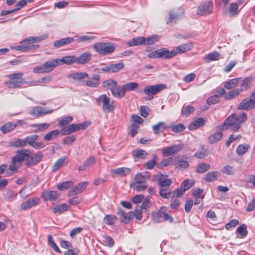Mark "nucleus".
<instances>
[{"instance_id":"nucleus-1","label":"nucleus","mask_w":255,"mask_h":255,"mask_svg":"<svg viewBox=\"0 0 255 255\" xmlns=\"http://www.w3.org/2000/svg\"><path fill=\"white\" fill-rule=\"evenodd\" d=\"M245 113H234L227 118L224 123L218 126V130H227L232 131H238L241 127V124L247 120Z\"/></svg>"},{"instance_id":"nucleus-2","label":"nucleus","mask_w":255,"mask_h":255,"mask_svg":"<svg viewBox=\"0 0 255 255\" xmlns=\"http://www.w3.org/2000/svg\"><path fill=\"white\" fill-rule=\"evenodd\" d=\"M29 149H19L16 151L15 156L12 157L9 169L11 171H15L21 166L22 162L25 160V164L28 166L35 165L34 161Z\"/></svg>"},{"instance_id":"nucleus-3","label":"nucleus","mask_w":255,"mask_h":255,"mask_svg":"<svg viewBox=\"0 0 255 255\" xmlns=\"http://www.w3.org/2000/svg\"><path fill=\"white\" fill-rule=\"evenodd\" d=\"M23 75V73L22 72L6 75L5 77L9 78V80L4 82V85L9 88H17L20 87L23 84L27 83L24 78H21Z\"/></svg>"},{"instance_id":"nucleus-4","label":"nucleus","mask_w":255,"mask_h":255,"mask_svg":"<svg viewBox=\"0 0 255 255\" xmlns=\"http://www.w3.org/2000/svg\"><path fill=\"white\" fill-rule=\"evenodd\" d=\"M176 56V52L173 51H169L167 48H161L160 49L154 51L149 53L147 57L149 58H159L170 59Z\"/></svg>"},{"instance_id":"nucleus-5","label":"nucleus","mask_w":255,"mask_h":255,"mask_svg":"<svg viewBox=\"0 0 255 255\" xmlns=\"http://www.w3.org/2000/svg\"><path fill=\"white\" fill-rule=\"evenodd\" d=\"M58 65H59L57 59L48 61L42 65L34 67L33 72L34 73H48L52 71L54 68Z\"/></svg>"},{"instance_id":"nucleus-6","label":"nucleus","mask_w":255,"mask_h":255,"mask_svg":"<svg viewBox=\"0 0 255 255\" xmlns=\"http://www.w3.org/2000/svg\"><path fill=\"white\" fill-rule=\"evenodd\" d=\"M95 51L102 55H106L113 52L115 47L109 43H98L93 46Z\"/></svg>"},{"instance_id":"nucleus-7","label":"nucleus","mask_w":255,"mask_h":255,"mask_svg":"<svg viewBox=\"0 0 255 255\" xmlns=\"http://www.w3.org/2000/svg\"><path fill=\"white\" fill-rule=\"evenodd\" d=\"M213 3L210 1H206L201 3L198 9L197 14L200 15H206L211 13L213 9Z\"/></svg>"},{"instance_id":"nucleus-8","label":"nucleus","mask_w":255,"mask_h":255,"mask_svg":"<svg viewBox=\"0 0 255 255\" xmlns=\"http://www.w3.org/2000/svg\"><path fill=\"white\" fill-rule=\"evenodd\" d=\"M152 219L154 222L157 223L162 222L164 221H169L172 222L173 221V219L171 216L162 211L161 209L152 214Z\"/></svg>"},{"instance_id":"nucleus-9","label":"nucleus","mask_w":255,"mask_h":255,"mask_svg":"<svg viewBox=\"0 0 255 255\" xmlns=\"http://www.w3.org/2000/svg\"><path fill=\"white\" fill-rule=\"evenodd\" d=\"M255 108V99L246 98L243 99L239 104L238 110H251Z\"/></svg>"},{"instance_id":"nucleus-10","label":"nucleus","mask_w":255,"mask_h":255,"mask_svg":"<svg viewBox=\"0 0 255 255\" xmlns=\"http://www.w3.org/2000/svg\"><path fill=\"white\" fill-rule=\"evenodd\" d=\"M165 88L166 86L164 84L148 86L143 89V92L146 95L153 96L159 93Z\"/></svg>"},{"instance_id":"nucleus-11","label":"nucleus","mask_w":255,"mask_h":255,"mask_svg":"<svg viewBox=\"0 0 255 255\" xmlns=\"http://www.w3.org/2000/svg\"><path fill=\"white\" fill-rule=\"evenodd\" d=\"M38 138L37 135L34 134L25 137L26 143L29 144L36 149H39L45 147V145L42 142H36Z\"/></svg>"},{"instance_id":"nucleus-12","label":"nucleus","mask_w":255,"mask_h":255,"mask_svg":"<svg viewBox=\"0 0 255 255\" xmlns=\"http://www.w3.org/2000/svg\"><path fill=\"white\" fill-rule=\"evenodd\" d=\"M183 147L182 144H175L164 148L162 150V153L164 156H169L180 151Z\"/></svg>"},{"instance_id":"nucleus-13","label":"nucleus","mask_w":255,"mask_h":255,"mask_svg":"<svg viewBox=\"0 0 255 255\" xmlns=\"http://www.w3.org/2000/svg\"><path fill=\"white\" fill-rule=\"evenodd\" d=\"M99 102H102L103 107L104 110L109 111H113L115 110V106L113 102L111 103L110 99L106 95L104 94L100 96L98 99Z\"/></svg>"},{"instance_id":"nucleus-14","label":"nucleus","mask_w":255,"mask_h":255,"mask_svg":"<svg viewBox=\"0 0 255 255\" xmlns=\"http://www.w3.org/2000/svg\"><path fill=\"white\" fill-rule=\"evenodd\" d=\"M31 42H25L24 40L21 41V43H23V44L19 45L16 47H11L12 49H15L18 51H21L22 52H26L29 50H33L36 49L38 47V45H35L30 43Z\"/></svg>"},{"instance_id":"nucleus-15","label":"nucleus","mask_w":255,"mask_h":255,"mask_svg":"<svg viewBox=\"0 0 255 255\" xmlns=\"http://www.w3.org/2000/svg\"><path fill=\"white\" fill-rule=\"evenodd\" d=\"M125 66L123 62H119L116 64H111L107 66L103 67V71L108 73H115L119 71Z\"/></svg>"},{"instance_id":"nucleus-16","label":"nucleus","mask_w":255,"mask_h":255,"mask_svg":"<svg viewBox=\"0 0 255 255\" xmlns=\"http://www.w3.org/2000/svg\"><path fill=\"white\" fill-rule=\"evenodd\" d=\"M40 202V199L38 197H33L29 199V200L23 202L20 205V209L22 210H26L29 209L34 206L38 204Z\"/></svg>"},{"instance_id":"nucleus-17","label":"nucleus","mask_w":255,"mask_h":255,"mask_svg":"<svg viewBox=\"0 0 255 255\" xmlns=\"http://www.w3.org/2000/svg\"><path fill=\"white\" fill-rule=\"evenodd\" d=\"M150 176L151 174L149 172L138 173L134 177L135 182L147 184V181L150 179Z\"/></svg>"},{"instance_id":"nucleus-18","label":"nucleus","mask_w":255,"mask_h":255,"mask_svg":"<svg viewBox=\"0 0 255 255\" xmlns=\"http://www.w3.org/2000/svg\"><path fill=\"white\" fill-rule=\"evenodd\" d=\"M60 196V194L55 191H46L42 193V198L44 201H54Z\"/></svg>"},{"instance_id":"nucleus-19","label":"nucleus","mask_w":255,"mask_h":255,"mask_svg":"<svg viewBox=\"0 0 255 255\" xmlns=\"http://www.w3.org/2000/svg\"><path fill=\"white\" fill-rule=\"evenodd\" d=\"M117 214L120 217V219L121 221L125 224L128 223L131 220V219L132 218L133 216V212L125 213L122 209H119Z\"/></svg>"},{"instance_id":"nucleus-20","label":"nucleus","mask_w":255,"mask_h":255,"mask_svg":"<svg viewBox=\"0 0 255 255\" xmlns=\"http://www.w3.org/2000/svg\"><path fill=\"white\" fill-rule=\"evenodd\" d=\"M253 77L252 76H248L241 80V83L240 84V88L239 89H242V92L248 90L252 86Z\"/></svg>"},{"instance_id":"nucleus-21","label":"nucleus","mask_w":255,"mask_h":255,"mask_svg":"<svg viewBox=\"0 0 255 255\" xmlns=\"http://www.w3.org/2000/svg\"><path fill=\"white\" fill-rule=\"evenodd\" d=\"M88 184L87 182H83L73 187L69 192L68 196H72L78 194L80 191L86 188Z\"/></svg>"},{"instance_id":"nucleus-22","label":"nucleus","mask_w":255,"mask_h":255,"mask_svg":"<svg viewBox=\"0 0 255 255\" xmlns=\"http://www.w3.org/2000/svg\"><path fill=\"white\" fill-rule=\"evenodd\" d=\"M217 132L215 133L211 134L208 137V141L210 144H215L219 141L223 137V134L222 131L225 130H218V127H217Z\"/></svg>"},{"instance_id":"nucleus-23","label":"nucleus","mask_w":255,"mask_h":255,"mask_svg":"<svg viewBox=\"0 0 255 255\" xmlns=\"http://www.w3.org/2000/svg\"><path fill=\"white\" fill-rule=\"evenodd\" d=\"M241 79L242 78H235L230 79L224 83V87L227 90L233 89L237 86Z\"/></svg>"},{"instance_id":"nucleus-24","label":"nucleus","mask_w":255,"mask_h":255,"mask_svg":"<svg viewBox=\"0 0 255 255\" xmlns=\"http://www.w3.org/2000/svg\"><path fill=\"white\" fill-rule=\"evenodd\" d=\"M91 56L92 55L90 52H85L78 57H76V62L79 64H85L90 60Z\"/></svg>"},{"instance_id":"nucleus-25","label":"nucleus","mask_w":255,"mask_h":255,"mask_svg":"<svg viewBox=\"0 0 255 255\" xmlns=\"http://www.w3.org/2000/svg\"><path fill=\"white\" fill-rule=\"evenodd\" d=\"M242 93V89L234 88L227 93L224 97L226 100H231L238 97Z\"/></svg>"},{"instance_id":"nucleus-26","label":"nucleus","mask_w":255,"mask_h":255,"mask_svg":"<svg viewBox=\"0 0 255 255\" xmlns=\"http://www.w3.org/2000/svg\"><path fill=\"white\" fill-rule=\"evenodd\" d=\"M169 19L167 24H173L179 20L181 18V14L175 10H170L169 12Z\"/></svg>"},{"instance_id":"nucleus-27","label":"nucleus","mask_w":255,"mask_h":255,"mask_svg":"<svg viewBox=\"0 0 255 255\" xmlns=\"http://www.w3.org/2000/svg\"><path fill=\"white\" fill-rule=\"evenodd\" d=\"M96 161V158L94 156H90L83 164L79 166V171L86 170L87 168L94 165Z\"/></svg>"},{"instance_id":"nucleus-28","label":"nucleus","mask_w":255,"mask_h":255,"mask_svg":"<svg viewBox=\"0 0 255 255\" xmlns=\"http://www.w3.org/2000/svg\"><path fill=\"white\" fill-rule=\"evenodd\" d=\"M57 59L59 65L63 64L70 65L76 62V56L74 55L66 56L61 59Z\"/></svg>"},{"instance_id":"nucleus-29","label":"nucleus","mask_w":255,"mask_h":255,"mask_svg":"<svg viewBox=\"0 0 255 255\" xmlns=\"http://www.w3.org/2000/svg\"><path fill=\"white\" fill-rule=\"evenodd\" d=\"M205 120L203 118H199L191 123L188 128L190 130H194L203 126L205 124Z\"/></svg>"},{"instance_id":"nucleus-30","label":"nucleus","mask_w":255,"mask_h":255,"mask_svg":"<svg viewBox=\"0 0 255 255\" xmlns=\"http://www.w3.org/2000/svg\"><path fill=\"white\" fill-rule=\"evenodd\" d=\"M192 48V44L191 43H188L179 45L173 49L176 52V56L178 54H182L186 51L190 50Z\"/></svg>"},{"instance_id":"nucleus-31","label":"nucleus","mask_w":255,"mask_h":255,"mask_svg":"<svg viewBox=\"0 0 255 255\" xmlns=\"http://www.w3.org/2000/svg\"><path fill=\"white\" fill-rule=\"evenodd\" d=\"M77 130H79L77 124H71L61 130V135H64L70 134V133Z\"/></svg>"},{"instance_id":"nucleus-32","label":"nucleus","mask_w":255,"mask_h":255,"mask_svg":"<svg viewBox=\"0 0 255 255\" xmlns=\"http://www.w3.org/2000/svg\"><path fill=\"white\" fill-rule=\"evenodd\" d=\"M100 76L99 75H94L92 78L87 80L86 85L90 87H97L100 84Z\"/></svg>"},{"instance_id":"nucleus-33","label":"nucleus","mask_w":255,"mask_h":255,"mask_svg":"<svg viewBox=\"0 0 255 255\" xmlns=\"http://www.w3.org/2000/svg\"><path fill=\"white\" fill-rule=\"evenodd\" d=\"M74 40V38L72 37L62 38L59 40L55 41L53 43V45L54 46V47L58 48L63 46L65 45L69 44L73 42Z\"/></svg>"},{"instance_id":"nucleus-34","label":"nucleus","mask_w":255,"mask_h":255,"mask_svg":"<svg viewBox=\"0 0 255 255\" xmlns=\"http://www.w3.org/2000/svg\"><path fill=\"white\" fill-rule=\"evenodd\" d=\"M111 172L114 174L123 177L129 174L130 169L128 167H121L113 169Z\"/></svg>"},{"instance_id":"nucleus-35","label":"nucleus","mask_w":255,"mask_h":255,"mask_svg":"<svg viewBox=\"0 0 255 255\" xmlns=\"http://www.w3.org/2000/svg\"><path fill=\"white\" fill-rule=\"evenodd\" d=\"M70 208V206L67 204H59L52 208V211L55 214H60L67 211Z\"/></svg>"},{"instance_id":"nucleus-36","label":"nucleus","mask_w":255,"mask_h":255,"mask_svg":"<svg viewBox=\"0 0 255 255\" xmlns=\"http://www.w3.org/2000/svg\"><path fill=\"white\" fill-rule=\"evenodd\" d=\"M158 184L160 187H165V186H170V185L172 183V181L170 179L167 178L166 177L164 176L162 174H160L159 175V178L158 179Z\"/></svg>"},{"instance_id":"nucleus-37","label":"nucleus","mask_w":255,"mask_h":255,"mask_svg":"<svg viewBox=\"0 0 255 255\" xmlns=\"http://www.w3.org/2000/svg\"><path fill=\"white\" fill-rule=\"evenodd\" d=\"M144 41V37L139 36L135 37L129 40L128 44L129 46H134L137 45H143V41Z\"/></svg>"},{"instance_id":"nucleus-38","label":"nucleus","mask_w":255,"mask_h":255,"mask_svg":"<svg viewBox=\"0 0 255 255\" xmlns=\"http://www.w3.org/2000/svg\"><path fill=\"white\" fill-rule=\"evenodd\" d=\"M220 173L217 171L210 172L206 174L205 180L207 182H213L216 180L219 177Z\"/></svg>"},{"instance_id":"nucleus-39","label":"nucleus","mask_w":255,"mask_h":255,"mask_svg":"<svg viewBox=\"0 0 255 255\" xmlns=\"http://www.w3.org/2000/svg\"><path fill=\"white\" fill-rule=\"evenodd\" d=\"M48 35L47 34H44L39 36H36V37H29L25 40H24V42H31V43L33 42H39L42 40L46 39L47 38H48Z\"/></svg>"},{"instance_id":"nucleus-40","label":"nucleus","mask_w":255,"mask_h":255,"mask_svg":"<svg viewBox=\"0 0 255 255\" xmlns=\"http://www.w3.org/2000/svg\"><path fill=\"white\" fill-rule=\"evenodd\" d=\"M112 93L114 96L118 98L123 97L125 95V90L123 88V85L120 87H116L112 91Z\"/></svg>"},{"instance_id":"nucleus-41","label":"nucleus","mask_w":255,"mask_h":255,"mask_svg":"<svg viewBox=\"0 0 255 255\" xmlns=\"http://www.w3.org/2000/svg\"><path fill=\"white\" fill-rule=\"evenodd\" d=\"M104 88L109 89L112 91L117 86V82L113 79H109L104 81L103 83Z\"/></svg>"},{"instance_id":"nucleus-42","label":"nucleus","mask_w":255,"mask_h":255,"mask_svg":"<svg viewBox=\"0 0 255 255\" xmlns=\"http://www.w3.org/2000/svg\"><path fill=\"white\" fill-rule=\"evenodd\" d=\"M16 126L15 124L8 122L1 126L0 129L2 133H5L14 129Z\"/></svg>"},{"instance_id":"nucleus-43","label":"nucleus","mask_w":255,"mask_h":255,"mask_svg":"<svg viewBox=\"0 0 255 255\" xmlns=\"http://www.w3.org/2000/svg\"><path fill=\"white\" fill-rule=\"evenodd\" d=\"M159 40V36L158 35H152L147 38H144L143 45H151Z\"/></svg>"},{"instance_id":"nucleus-44","label":"nucleus","mask_w":255,"mask_h":255,"mask_svg":"<svg viewBox=\"0 0 255 255\" xmlns=\"http://www.w3.org/2000/svg\"><path fill=\"white\" fill-rule=\"evenodd\" d=\"M220 53L218 52L214 51L207 55L205 56V59L207 62H210L218 60L220 59Z\"/></svg>"},{"instance_id":"nucleus-45","label":"nucleus","mask_w":255,"mask_h":255,"mask_svg":"<svg viewBox=\"0 0 255 255\" xmlns=\"http://www.w3.org/2000/svg\"><path fill=\"white\" fill-rule=\"evenodd\" d=\"M168 128L176 133L183 131L185 129V127L183 124L170 125Z\"/></svg>"},{"instance_id":"nucleus-46","label":"nucleus","mask_w":255,"mask_h":255,"mask_svg":"<svg viewBox=\"0 0 255 255\" xmlns=\"http://www.w3.org/2000/svg\"><path fill=\"white\" fill-rule=\"evenodd\" d=\"M210 168V164L205 163H202L199 164L198 165L196 171L197 173H203L206 172L208 170H209Z\"/></svg>"},{"instance_id":"nucleus-47","label":"nucleus","mask_w":255,"mask_h":255,"mask_svg":"<svg viewBox=\"0 0 255 255\" xmlns=\"http://www.w3.org/2000/svg\"><path fill=\"white\" fill-rule=\"evenodd\" d=\"M152 129L154 133L157 134L163 131L165 129L164 124L163 122H159L152 126Z\"/></svg>"},{"instance_id":"nucleus-48","label":"nucleus","mask_w":255,"mask_h":255,"mask_svg":"<svg viewBox=\"0 0 255 255\" xmlns=\"http://www.w3.org/2000/svg\"><path fill=\"white\" fill-rule=\"evenodd\" d=\"M11 145L15 147H20L26 146L25 138L24 139H16L13 140Z\"/></svg>"},{"instance_id":"nucleus-49","label":"nucleus","mask_w":255,"mask_h":255,"mask_svg":"<svg viewBox=\"0 0 255 255\" xmlns=\"http://www.w3.org/2000/svg\"><path fill=\"white\" fill-rule=\"evenodd\" d=\"M71 78L74 80H80L88 77V74L86 72H76L71 76Z\"/></svg>"},{"instance_id":"nucleus-50","label":"nucleus","mask_w":255,"mask_h":255,"mask_svg":"<svg viewBox=\"0 0 255 255\" xmlns=\"http://www.w3.org/2000/svg\"><path fill=\"white\" fill-rule=\"evenodd\" d=\"M138 84L136 82H131L126 84L123 85L125 92L129 91H134L138 87Z\"/></svg>"},{"instance_id":"nucleus-51","label":"nucleus","mask_w":255,"mask_h":255,"mask_svg":"<svg viewBox=\"0 0 255 255\" xmlns=\"http://www.w3.org/2000/svg\"><path fill=\"white\" fill-rule=\"evenodd\" d=\"M59 133L60 131L57 129L52 130L44 136V139L47 141L51 140L58 136Z\"/></svg>"},{"instance_id":"nucleus-52","label":"nucleus","mask_w":255,"mask_h":255,"mask_svg":"<svg viewBox=\"0 0 255 255\" xmlns=\"http://www.w3.org/2000/svg\"><path fill=\"white\" fill-rule=\"evenodd\" d=\"M132 155L134 157L144 159H145L146 156L148 155V153L145 150L140 149L134 151Z\"/></svg>"},{"instance_id":"nucleus-53","label":"nucleus","mask_w":255,"mask_h":255,"mask_svg":"<svg viewBox=\"0 0 255 255\" xmlns=\"http://www.w3.org/2000/svg\"><path fill=\"white\" fill-rule=\"evenodd\" d=\"M117 217L112 215H107L104 218V222L108 225H113L116 222Z\"/></svg>"},{"instance_id":"nucleus-54","label":"nucleus","mask_w":255,"mask_h":255,"mask_svg":"<svg viewBox=\"0 0 255 255\" xmlns=\"http://www.w3.org/2000/svg\"><path fill=\"white\" fill-rule=\"evenodd\" d=\"M176 168H179L181 169H185L189 166L188 162L187 160L180 159L175 163Z\"/></svg>"},{"instance_id":"nucleus-55","label":"nucleus","mask_w":255,"mask_h":255,"mask_svg":"<svg viewBox=\"0 0 255 255\" xmlns=\"http://www.w3.org/2000/svg\"><path fill=\"white\" fill-rule=\"evenodd\" d=\"M248 148L249 146L248 145L240 144L237 148V153L240 156L243 155L247 152Z\"/></svg>"},{"instance_id":"nucleus-56","label":"nucleus","mask_w":255,"mask_h":255,"mask_svg":"<svg viewBox=\"0 0 255 255\" xmlns=\"http://www.w3.org/2000/svg\"><path fill=\"white\" fill-rule=\"evenodd\" d=\"M65 159L66 157H65L58 159L53 166L52 170L53 171H57L63 164Z\"/></svg>"},{"instance_id":"nucleus-57","label":"nucleus","mask_w":255,"mask_h":255,"mask_svg":"<svg viewBox=\"0 0 255 255\" xmlns=\"http://www.w3.org/2000/svg\"><path fill=\"white\" fill-rule=\"evenodd\" d=\"M195 184V182L192 179H186L182 184L181 186L186 191L189 190Z\"/></svg>"},{"instance_id":"nucleus-58","label":"nucleus","mask_w":255,"mask_h":255,"mask_svg":"<svg viewBox=\"0 0 255 255\" xmlns=\"http://www.w3.org/2000/svg\"><path fill=\"white\" fill-rule=\"evenodd\" d=\"M131 124L139 126L143 122V120L138 116L132 115L131 117Z\"/></svg>"},{"instance_id":"nucleus-59","label":"nucleus","mask_w":255,"mask_h":255,"mask_svg":"<svg viewBox=\"0 0 255 255\" xmlns=\"http://www.w3.org/2000/svg\"><path fill=\"white\" fill-rule=\"evenodd\" d=\"M221 172L224 174L232 175L235 174V170L232 166L226 165L222 169Z\"/></svg>"},{"instance_id":"nucleus-60","label":"nucleus","mask_w":255,"mask_h":255,"mask_svg":"<svg viewBox=\"0 0 255 255\" xmlns=\"http://www.w3.org/2000/svg\"><path fill=\"white\" fill-rule=\"evenodd\" d=\"M73 118L71 116L65 117L59 120L58 126L59 127H63L68 125L72 121Z\"/></svg>"},{"instance_id":"nucleus-61","label":"nucleus","mask_w":255,"mask_h":255,"mask_svg":"<svg viewBox=\"0 0 255 255\" xmlns=\"http://www.w3.org/2000/svg\"><path fill=\"white\" fill-rule=\"evenodd\" d=\"M48 243L51 246L53 249L58 253H60L61 251L58 248V246L55 243L52 238V237L49 235L48 236Z\"/></svg>"},{"instance_id":"nucleus-62","label":"nucleus","mask_w":255,"mask_h":255,"mask_svg":"<svg viewBox=\"0 0 255 255\" xmlns=\"http://www.w3.org/2000/svg\"><path fill=\"white\" fill-rule=\"evenodd\" d=\"M133 188L136 190L137 192H141L145 190L148 187L147 184L143 183H137L134 182L133 184Z\"/></svg>"},{"instance_id":"nucleus-63","label":"nucleus","mask_w":255,"mask_h":255,"mask_svg":"<svg viewBox=\"0 0 255 255\" xmlns=\"http://www.w3.org/2000/svg\"><path fill=\"white\" fill-rule=\"evenodd\" d=\"M157 157L156 155H154V158L147 161L145 164L146 168L147 169H152L156 164L157 161L156 159Z\"/></svg>"},{"instance_id":"nucleus-64","label":"nucleus","mask_w":255,"mask_h":255,"mask_svg":"<svg viewBox=\"0 0 255 255\" xmlns=\"http://www.w3.org/2000/svg\"><path fill=\"white\" fill-rule=\"evenodd\" d=\"M72 186V182L71 181H66L61 184L57 185V188L60 191H63L68 189Z\"/></svg>"}]
</instances>
